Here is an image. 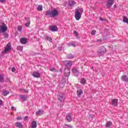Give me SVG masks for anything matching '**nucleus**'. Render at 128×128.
<instances>
[{
	"label": "nucleus",
	"instance_id": "obj_1",
	"mask_svg": "<svg viewBox=\"0 0 128 128\" xmlns=\"http://www.w3.org/2000/svg\"><path fill=\"white\" fill-rule=\"evenodd\" d=\"M82 12H84V9L82 8L78 7L75 10L74 17L76 20H80Z\"/></svg>",
	"mask_w": 128,
	"mask_h": 128
},
{
	"label": "nucleus",
	"instance_id": "obj_2",
	"mask_svg": "<svg viewBox=\"0 0 128 128\" xmlns=\"http://www.w3.org/2000/svg\"><path fill=\"white\" fill-rule=\"evenodd\" d=\"M58 14V11L56 8L53 10H48L46 12V16H48L50 18H55Z\"/></svg>",
	"mask_w": 128,
	"mask_h": 128
},
{
	"label": "nucleus",
	"instance_id": "obj_3",
	"mask_svg": "<svg viewBox=\"0 0 128 128\" xmlns=\"http://www.w3.org/2000/svg\"><path fill=\"white\" fill-rule=\"evenodd\" d=\"M106 52V49L104 46L100 47L97 52L98 56H104Z\"/></svg>",
	"mask_w": 128,
	"mask_h": 128
},
{
	"label": "nucleus",
	"instance_id": "obj_4",
	"mask_svg": "<svg viewBox=\"0 0 128 128\" xmlns=\"http://www.w3.org/2000/svg\"><path fill=\"white\" fill-rule=\"evenodd\" d=\"M6 30H8V26L6 25L4 22H2V25L0 26V32L2 34L6 32Z\"/></svg>",
	"mask_w": 128,
	"mask_h": 128
},
{
	"label": "nucleus",
	"instance_id": "obj_5",
	"mask_svg": "<svg viewBox=\"0 0 128 128\" xmlns=\"http://www.w3.org/2000/svg\"><path fill=\"white\" fill-rule=\"evenodd\" d=\"M12 50V48H10V44H8L6 46L5 49L4 50L2 51L1 52V54H7L8 52H10Z\"/></svg>",
	"mask_w": 128,
	"mask_h": 128
},
{
	"label": "nucleus",
	"instance_id": "obj_6",
	"mask_svg": "<svg viewBox=\"0 0 128 128\" xmlns=\"http://www.w3.org/2000/svg\"><path fill=\"white\" fill-rule=\"evenodd\" d=\"M114 0H107L106 2V6L110 8L112 4H114Z\"/></svg>",
	"mask_w": 128,
	"mask_h": 128
},
{
	"label": "nucleus",
	"instance_id": "obj_7",
	"mask_svg": "<svg viewBox=\"0 0 128 128\" xmlns=\"http://www.w3.org/2000/svg\"><path fill=\"white\" fill-rule=\"evenodd\" d=\"M63 64L66 66H71L72 65V63L70 60H64L63 61Z\"/></svg>",
	"mask_w": 128,
	"mask_h": 128
},
{
	"label": "nucleus",
	"instance_id": "obj_8",
	"mask_svg": "<svg viewBox=\"0 0 128 128\" xmlns=\"http://www.w3.org/2000/svg\"><path fill=\"white\" fill-rule=\"evenodd\" d=\"M70 68H66L64 70V75L65 76H70Z\"/></svg>",
	"mask_w": 128,
	"mask_h": 128
},
{
	"label": "nucleus",
	"instance_id": "obj_9",
	"mask_svg": "<svg viewBox=\"0 0 128 128\" xmlns=\"http://www.w3.org/2000/svg\"><path fill=\"white\" fill-rule=\"evenodd\" d=\"M66 96H64V93H60L58 96V99L60 102H64V100Z\"/></svg>",
	"mask_w": 128,
	"mask_h": 128
},
{
	"label": "nucleus",
	"instance_id": "obj_10",
	"mask_svg": "<svg viewBox=\"0 0 128 128\" xmlns=\"http://www.w3.org/2000/svg\"><path fill=\"white\" fill-rule=\"evenodd\" d=\"M68 6H70L71 8H72V7L74 6H76V2L74 1V0H70V1L68 2Z\"/></svg>",
	"mask_w": 128,
	"mask_h": 128
},
{
	"label": "nucleus",
	"instance_id": "obj_11",
	"mask_svg": "<svg viewBox=\"0 0 128 128\" xmlns=\"http://www.w3.org/2000/svg\"><path fill=\"white\" fill-rule=\"evenodd\" d=\"M118 99H113L112 100V104L114 106H118Z\"/></svg>",
	"mask_w": 128,
	"mask_h": 128
},
{
	"label": "nucleus",
	"instance_id": "obj_12",
	"mask_svg": "<svg viewBox=\"0 0 128 128\" xmlns=\"http://www.w3.org/2000/svg\"><path fill=\"white\" fill-rule=\"evenodd\" d=\"M20 42L22 44H28V40L26 38H22L20 40Z\"/></svg>",
	"mask_w": 128,
	"mask_h": 128
},
{
	"label": "nucleus",
	"instance_id": "obj_13",
	"mask_svg": "<svg viewBox=\"0 0 128 128\" xmlns=\"http://www.w3.org/2000/svg\"><path fill=\"white\" fill-rule=\"evenodd\" d=\"M49 30H50L51 32H58V27L56 26H51L49 28Z\"/></svg>",
	"mask_w": 128,
	"mask_h": 128
},
{
	"label": "nucleus",
	"instance_id": "obj_14",
	"mask_svg": "<svg viewBox=\"0 0 128 128\" xmlns=\"http://www.w3.org/2000/svg\"><path fill=\"white\" fill-rule=\"evenodd\" d=\"M32 76H34V78H38L40 77V74L38 72H33Z\"/></svg>",
	"mask_w": 128,
	"mask_h": 128
},
{
	"label": "nucleus",
	"instance_id": "obj_15",
	"mask_svg": "<svg viewBox=\"0 0 128 128\" xmlns=\"http://www.w3.org/2000/svg\"><path fill=\"white\" fill-rule=\"evenodd\" d=\"M15 126L18 128H24V125L20 122H16L15 123Z\"/></svg>",
	"mask_w": 128,
	"mask_h": 128
},
{
	"label": "nucleus",
	"instance_id": "obj_16",
	"mask_svg": "<svg viewBox=\"0 0 128 128\" xmlns=\"http://www.w3.org/2000/svg\"><path fill=\"white\" fill-rule=\"evenodd\" d=\"M121 80H122L123 82H128V78L126 75L122 76Z\"/></svg>",
	"mask_w": 128,
	"mask_h": 128
},
{
	"label": "nucleus",
	"instance_id": "obj_17",
	"mask_svg": "<svg viewBox=\"0 0 128 128\" xmlns=\"http://www.w3.org/2000/svg\"><path fill=\"white\" fill-rule=\"evenodd\" d=\"M44 114V110H39L38 111L36 112V116H42Z\"/></svg>",
	"mask_w": 128,
	"mask_h": 128
},
{
	"label": "nucleus",
	"instance_id": "obj_18",
	"mask_svg": "<svg viewBox=\"0 0 128 128\" xmlns=\"http://www.w3.org/2000/svg\"><path fill=\"white\" fill-rule=\"evenodd\" d=\"M66 120L69 122H72V116L70 114H66Z\"/></svg>",
	"mask_w": 128,
	"mask_h": 128
},
{
	"label": "nucleus",
	"instance_id": "obj_19",
	"mask_svg": "<svg viewBox=\"0 0 128 128\" xmlns=\"http://www.w3.org/2000/svg\"><path fill=\"white\" fill-rule=\"evenodd\" d=\"M76 92L78 98H80L81 94H84V92L82 90H77Z\"/></svg>",
	"mask_w": 128,
	"mask_h": 128
},
{
	"label": "nucleus",
	"instance_id": "obj_20",
	"mask_svg": "<svg viewBox=\"0 0 128 128\" xmlns=\"http://www.w3.org/2000/svg\"><path fill=\"white\" fill-rule=\"evenodd\" d=\"M44 38L46 40H48V42H52V38L49 36H46Z\"/></svg>",
	"mask_w": 128,
	"mask_h": 128
},
{
	"label": "nucleus",
	"instance_id": "obj_21",
	"mask_svg": "<svg viewBox=\"0 0 128 128\" xmlns=\"http://www.w3.org/2000/svg\"><path fill=\"white\" fill-rule=\"evenodd\" d=\"M38 126V124H36V121H33L32 122V124L31 126L32 128H36Z\"/></svg>",
	"mask_w": 128,
	"mask_h": 128
},
{
	"label": "nucleus",
	"instance_id": "obj_22",
	"mask_svg": "<svg viewBox=\"0 0 128 128\" xmlns=\"http://www.w3.org/2000/svg\"><path fill=\"white\" fill-rule=\"evenodd\" d=\"M112 124V122L110 121H108L106 124V128H110Z\"/></svg>",
	"mask_w": 128,
	"mask_h": 128
},
{
	"label": "nucleus",
	"instance_id": "obj_23",
	"mask_svg": "<svg viewBox=\"0 0 128 128\" xmlns=\"http://www.w3.org/2000/svg\"><path fill=\"white\" fill-rule=\"evenodd\" d=\"M66 58L68 60H72V58H74V55H72V54H68L66 56Z\"/></svg>",
	"mask_w": 128,
	"mask_h": 128
},
{
	"label": "nucleus",
	"instance_id": "obj_24",
	"mask_svg": "<svg viewBox=\"0 0 128 128\" xmlns=\"http://www.w3.org/2000/svg\"><path fill=\"white\" fill-rule=\"evenodd\" d=\"M10 94V92L8 90H4L2 92V93L3 96H8V94Z\"/></svg>",
	"mask_w": 128,
	"mask_h": 128
},
{
	"label": "nucleus",
	"instance_id": "obj_25",
	"mask_svg": "<svg viewBox=\"0 0 128 128\" xmlns=\"http://www.w3.org/2000/svg\"><path fill=\"white\" fill-rule=\"evenodd\" d=\"M37 10L39 12H42V6L39 5L37 8Z\"/></svg>",
	"mask_w": 128,
	"mask_h": 128
},
{
	"label": "nucleus",
	"instance_id": "obj_26",
	"mask_svg": "<svg viewBox=\"0 0 128 128\" xmlns=\"http://www.w3.org/2000/svg\"><path fill=\"white\" fill-rule=\"evenodd\" d=\"M3 36H4V38H8V33L4 32L2 33Z\"/></svg>",
	"mask_w": 128,
	"mask_h": 128
},
{
	"label": "nucleus",
	"instance_id": "obj_27",
	"mask_svg": "<svg viewBox=\"0 0 128 128\" xmlns=\"http://www.w3.org/2000/svg\"><path fill=\"white\" fill-rule=\"evenodd\" d=\"M4 75L0 74V82H4Z\"/></svg>",
	"mask_w": 128,
	"mask_h": 128
},
{
	"label": "nucleus",
	"instance_id": "obj_28",
	"mask_svg": "<svg viewBox=\"0 0 128 128\" xmlns=\"http://www.w3.org/2000/svg\"><path fill=\"white\" fill-rule=\"evenodd\" d=\"M72 72L74 74H78V69L76 68H72Z\"/></svg>",
	"mask_w": 128,
	"mask_h": 128
},
{
	"label": "nucleus",
	"instance_id": "obj_29",
	"mask_svg": "<svg viewBox=\"0 0 128 128\" xmlns=\"http://www.w3.org/2000/svg\"><path fill=\"white\" fill-rule=\"evenodd\" d=\"M123 22H126V24H128V18H126V16L124 17Z\"/></svg>",
	"mask_w": 128,
	"mask_h": 128
},
{
	"label": "nucleus",
	"instance_id": "obj_30",
	"mask_svg": "<svg viewBox=\"0 0 128 128\" xmlns=\"http://www.w3.org/2000/svg\"><path fill=\"white\" fill-rule=\"evenodd\" d=\"M17 48L18 50H20V52H22V50L24 49V47L22 46H18L17 47Z\"/></svg>",
	"mask_w": 128,
	"mask_h": 128
},
{
	"label": "nucleus",
	"instance_id": "obj_31",
	"mask_svg": "<svg viewBox=\"0 0 128 128\" xmlns=\"http://www.w3.org/2000/svg\"><path fill=\"white\" fill-rule=\"evenodd\" d=\"M64 84H66L64 83H62L60 82L59 84V86L61 88H62L64 86Z\"/></svg>",
	"mask_w": 128,
	"mask_h": 128
},
{
	"label": "nucleus",
	"instance_id": "obj_32",
	"mask_svg": "<svg viewBox=\"0 0 128 128\" xmlns=\"http://www.w3.org/2000/svg\"><path fill=\"white\" fill-rule=\"evenodd\" d=\"M30 24V21L28 22L25 23V26L28 28Z\"/></svg>",
	"mask_w": 128,
	"mask_h": 128
},
{
	"label": "nucleus",
	"instance_id": "obj_33",
	"mask_svg": "<svg viewBox=\"0 0 128 128\" xmlns=\"http://www.w3.org/2000/svg\"><path fill=\"white\" fill-rule=\"evenodd\" d=\"M86 80L84 78H82V80L80 81L81 84H86Z\"/></svg>",
	"mask_w": 128,
	"mask_h": 128
},
{
	"label": "nucleus",
	"instance_id": "obj_34",
	"mask_svg": "<svg viewBox=\"0 0 128 128\" xmlns=\"http://www.w3.org/2000/svg\"><path fill=\"white\" fill-rule=\"evenodd\" d=\"M20 98L23 100H26V96L24 95H21L20 96Z\"/></svg>",
	"mask_w": 128,
	"mask_h": 128
},
{
	"label": "nucleus",
	"instance_id": "obj_35",
	"mask_svg": "<svg viewBox=\"0 0 128 128\" xmlns=\"http://www.w3.org/2000/svg\"><path fill=\"white\" fill-rule=\"evenodd\" d=\"M22 26H18V32H22Z\"/></svg>",
	"mask_w": 128,
	"mask_h": 128
},
{
	"label": "nucleus",
	"instance_id": "obj_36",
	"mask_svg": "<svg viewBox=\"0 0 128 128\" xmlns=\"http://www.w3.org/2000/svg\"><path fill=\"white\" fill-rule=\"evenodd\" d=\"M74 34L75 36H76V38H78V32L74 31Z\"/></svg>",
	"mask_w": 128,
	"mask_h": 128
},
{
	"label": "nucleus",
	"instance_id": "obj_37",
	"mask_svg": "<svg viewBox=\"0 0 128 128\" xmlns=\"http://www.w3.org/2000/svg\"><path fill=\"white\" fill-rule=\"evenodd\" d=\"M66 78H62L61 80V82H62L63 84H66Z\"/></svg>",
	"mask_w": 128,
	"mask_h": 128
},
{
	"label": "nucleus",
	"instance_id": "obj_38",
	"mask_svg": "<svg viewBox=\"0 0 128 128\" xmlns=\"http://www.w3.org/2000/svg\"><path fill=\"white\" fill-rule=\"evenodd\" d=\"M11 110H12L16 111V108H14V106H12Z\"/></svg>",
	"mask_w": 128,
	"mask_h": 128
},
{
	"label": "nucleus",
	"instance_id": "obj_39",
	"mask_svg": "<svg viewBox=\"0 0 128 128\" xmlns=\"http://www.w3.org/2000/svg\"><path fill=\"white\" fill-rule=\"evenodd\" d=\"M91 34H92L93 36H94V34H96V30H93L91 32Z\"/></svg>",
	"mask_w": 128,
	"mask_h": 128
},
{
	"label": "nucleus",
	"instance_id": "obj_40",
	"mask_svg": "<svg viewBox=\"0 0 128 128\" xmlns=\"http://www.w3.org/2000/svg\"><path fill=\"white\" fill-rule=\"evenodd\" d=\"M28 116H24V120L26 122V120H28Z\"/></svg>",
	"mask_w": 128,
	"mask_h": 128
},
{
	"label": "nucleus",
	"instance_id": "obj_41",
	"mask_svg": "<svg viewBox=\"0 0 128 128\" xmlns=\"http://www.w3.org/2000/svg\"><path fill=\"white\" fill-rule=\"evenodd\" d=\"M70 46H76V44H74V43H70Z\"/></svg>",
	"mask_w": 128,
	"mask_h": 128
},
{
	"label": "nucleus",
	"instance_id": "obj_42",
	"mask_svg": "<svg viewBox=\"0 0 128 128\" xmlns=\"http://www.w3.org/2000/svg\"><path fill=\"white\" fill-rule=\"evenodd\" d=\"M102 42V39L98 40L96 42Z\"/></svg>",
	"mask_w": 128,
	"mask_h": 128
},
{
	"label": "nucleus",
	"instance_id": "obj_43",
	"mask_svg": "<svg viewBox=\"0 0 128 128\" xmlns=\"http://www.w3.org/2000/svg\"><path fill=\"white\" fill-rule=\"evenodd\" d=\"M22 118L20 116H18V117L16 118V120H22Z\"/></svg>",
	"mask_w": 128,
	"mask_h": 128
},
{
	"label": "nucleus",
	"instance_id": "obj_44",
	"mask_svg": "<svg viewBox=\"0 0 128 128\" xmlns=\"http://www.w3.org/2000/svg\"><path fill=\"white\" fill-rule=\"evenodd\" d=\"M12 72H16V68L14 67L12 68Z\"/></svg>",
	"mask_w": 128,
	"mask_h": 128
},
{
	"label": "nucleus",
	"instance_id": "obj_45",
	"mask_svg": "<svg viewBox=\"0 0 128 128\" xmlns=\"http://www.w3.org/2000/svg\"><path fill=\"white\" fill-rule=\"evenodd\" d=\"M6 0H0V2H2V4H4V2H6Z\"/></svg>",
	"mask_w": 128,
	"mask_h": 128
},
{
	"label": "nucleus",
	"instance_id": "obj_46",
	"mask_svg": "<svg viewBox=\"0 0 128 128\" xmlns=\"http://www.w3.org/2000/svg\"><path fill=\"white\" fill-rule=\"evenodd\" d=\"M2 106V100L0 99V106Z\"/></svg>",
	"mask_w": 128,
	"mask_h": 128
},
{
	"label": "nucleus",
	"instance_id": "obj_47",
	"mask_svg": "<svg viewBox=\"0 0 128 128\" xmlns=\"http://www.w3.org/2000/svg\"><path fill=\"white\" fill-rule=\"evenodd\" d=\"M50 70L51 72H54V70H56V69H54V68H50Z\"/></svg>",
	"mask_w": 128,
	"mask_h": 128
},
{
	"label": "nucleus",
	"instance_id": "obj_48",
	"mask_svg": "<svg viewBox=\"0 0 128 128\" xmlns=\"http://www.w3.org/2000/svg\"><path fill=\"white\" fill-rule=\"evenodd\" d=\"M90 118H94V115H90L89 116Z\"/></svg>",
	"mask_w": 128,
	"mask_h": 128
},
{
	"label": "nucleus",
	"instance_id": "obj_49",
	"mask_svg": "<svg viewBox=\"0 0 128 128\" xmlns=\"http://www.w3.org/2000/svg\"><path fill=\"white\" fill-rule=\"evenodd\" d=\"M100 20L102 21V22H104V19L102 18H100Z\"/></svg>",
	"mask_w": 128,
	"mask_h": 128
},
{
	"label": "nucleus",
	"instance_id": "obj_50",
	"mask_svg": "<svg viewBox=\"0 0 128 128\" xmlns=\"http://www.w3.org/2000/svg\"><path fill=\"white\" fill-rule=\"evenodd\" d=\"M66 126L68 128H72V126H70V125H66Z\"/></svg>",
	"mask_w": 128,
	"mask_h": 128
},
{
	"label": "nucleus",
	"instance_id": "obj_51",
	"mask_svg": "<svg viewBox=\"0 0 128 128\" xmlns=\"http://www.w3.org/2000/svg\"><path fill=\"white\" fill-rule=\"evenodd\" d=\"M92 68H94V66L91 68V70H92Z\"/></svg>",
	"mask_w": 128,
	"mask_h": 128
},
{
	"label": "nucleus",
	"instance_id": "obj_52",
	"mask_svg": "<svg viewBox=\"0 0 128 128\" xmlns=\"http://www.w3.org/2000/svg\"><path fill=\"white\" fill-rule=\"evenodd\" d=\"M25 92H28V91L26 90Z\"/></svg>",
	"mask_w": 128,
	"mask_h": 128
},
{
	"label": "nucleus",
	"instance_id": "obj_53",
	"mask_svg": "<svg viewBox=\"0 0 128 128\" xmlns=\"http://www.w3.org/2000/svg\"><path fill=\"white\" fill-rule=\"evenodd\" d=\"M0 34H2V32H0Z\"/></svg>",
	"mask_w": 128,
	"mask_h": 128
}]
</instances>
